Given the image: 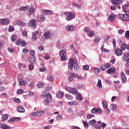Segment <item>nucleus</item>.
<instances>
[{
	"label": "nucleus",
	"instance_id": "obj_1",
	"mask_svg": "<svg viewBox=\"0 0 129 129\" xmlns=\"http://www.w3.org/2000/svg\"><path fill=\"white\" fill-rule=\"evenodd\" d=\"M64 15L67 16V17H66V20L68 21H71V20H73V19L75 18V14L72 12L69 14L67 12H64Z\"/></svg>",
	"mask_w": 129,
	"mask_h": 129
},
{
	"label": "nucleus",
	"instance_id": "obj_2",
	"mask_svg": "<svg viewBox=\"0 0 129 129\" xmlns=\"http://www.w3.org/2000/svg\"><path fill=\"white\" fill-rule=\"evenodd\" d=\"M67 50L66 49H63L60 52V59L61 61H66L67 60Z\"/></svg>",
	"mask_w": 129,
	"mask_h": 129
},
{
	"label": "nucleus",
	"instance_id": "obj_3",
	"mask_svg": "<svg viewBox=\"0 0 129 129\" xmlns=\"http://www.w3.org/2000/svg\"><path fill=\"white\" fill-rule=\"evenodd\" d=\"M74 63H75V61L73 58L70 59L68 62L69 69H70V70H73V66H74Z\"/></svg>",
	"mask_w": 129,
	"mask_h": 129
},
{
	"label": "nucleus",
	"instance_id": "obj_4",
	"mask_svg": "<svg viewBox=\"0 0 129 129\" xmlns=\"http://www.w3.org/2000/svg\"><path fill=\"white\" fill-rule=\"evenodd\" d=\"M32 116H42L44 114L43 111H38L37 112H33L31 113Z\"/></svg>",
	"mask_w": 129,
	"mask_h": 129
},
{
	"label": "nucleus",
	"instance_id": "obj_5",
	"mask_svg": "<svg viewBox=\"0 0 129 129\" xmlns=\"http://www.w3.org/2000/svg\"><path fill=\"white\" fill-rule=\"evenodd\" d=\"M0 24L4 26V25H9L10 24V20L8 19H0Z\"/></svg>",
	"mask_w": 129,
	"mask_h": 129
},
{
	"label": "nucleus",
	"instance_id": "obj_6",
	"mask_svg": "<svg viewBox=\"0 0 129 129\" xmlns=\"http://www.w3.org/2000/svg\"><path fill=\"white\" fill-rule=\"evenodd\" d=\"M28 25L29 27H32V28H36L37 25H36V20L32 19L29 22Z\"/></svg>",
	"mask_w": 129,
	"mask_h": 129
},
{
	"label": "nucleus",
	"instance_id": "obj_7",
	"mask_svg": "<svg viewBox=\"0 0 129 129\" xmlns=\"http://www.w3.org/2000/svg\"><path fill=\"white\" fill-rule=\"evenodd\" d=\"M120 76H121L122 82L123 83H125V82L127 81V79H126V76H125V74H124V73L121 72Z\"/></svg>",
	"mask_w": 129,
	"mask_h": 129
},
{
	"label": "nucleus",
	"instance_id": "obj_8",
	"mask_svg": "<svg viewBox=\"0 0 129 129\" xmlns=\"http://www.w3.org/2000/svg\"><path fill=\"white\" fill-rule=\"evenodd\" d=\"M116 17L115 16V15L114 14H111L108 18L107 21H109V22H110L111 23H112L114 20H115V18Z\"/></svg>",
	"mask_w": 129,
	"mask_h": 129
},
{
	"label": "nucleus",
	"instance_id": "obj_9",
	"mask_svg": "<svg viewBox=\"0 0 129 129\" xmlns=\"http://www.w3.org/2000/svg\"><path fill=\"white\" fill-rule=\"evenodd\" d=\"M76 29V27L74 26V25L67 26L66 27V31H75Z\"/></svg>",
	"mask_w": 129,
	"mask_h": 129
},
{
	"label": "nucleus",
	"instance_id": "obj_10",
	"mask_svg": "<svg viewBox=\"0 0 129 129\" xmlns=\"http://www.w3.org/2000/svg\"><path fill=\"white\" fill-rule=\"evenodd\" d=\"M111 67V66L110 64L109 63H107L106 65H104V66H101L100 68L102 71H105V70H106V69L108 68H110Z\"/></svg>",
	"mask_w": 129,
	"mask_h": 129
},
{
	"label": "nucleus",
	"instance_id": "obj_11",
	"mask_svg": "<svg viewBox=\"0 0 129 129\" xmlns=\"http://www.w3.org/2000/svg\"><path fill=\"white\" fill-rule=\"evenodd\" d=\"M28 60L31 64H34V63H36V58L34 55H31L29 57Z\"/></svg>",
	"mask_w": 129,
	"mask_h": 129
},
{
	"label": "nucleus",
	"instance_id": "obj_12",
	"mask_svg": "<svg viewBox=\"0 0 129 129\" xmlns=\"http://www.w3.org/2000/svg\"><path fill=\"white\" fill-rule=\"evenodd\" d=\"M114 53L117 56H121V55H122V51H121L119 48L115 49Z\"/></svg>",
	"mask_w": 129,
	"mask_h": 129
},
{
	"label": "nucleus",
	"instance_id": "obj_13",
	"mask_svg": "<svg viewBox=\"0 0 129 129\" xmlns=\"http://www.w3.org/2000/svg\"><path fill=\"white\" fill-rule=\"evenodd\" d=\"M36 11V9H35V8L32 7L28 11H27L26 12L27 15H28V16H30L31 15H32V14H34V13H35Z\"/></svg>",
	"mask_w": 129,
	"mask_h": 129
},
{
	"label": "nucleus",
	"instance_id": "obj_14",
	"mask_svg": "<svg viewBox=\"0 0 129 129\" xmlns=\"http://www.w3.org/2000/svg\"><path fill=\"white\" fill-rule=\"evenodd\" d=\"M21 119V117H13L11 118L9 120V122H15V121H18Z\"/></svg>",
	"mask_w": 129,
	"mask_h": 129
},
{
	"label": "nucleus",
	"instance_id": "obj_15",
	"mask_svg": "<svg viewBox=\"0 0 129 129\" xmlns=\"http://www.w3.org/2000/svg\"><path fill=\"white\" fill-rule=\"evenodd\" d=\"M39 35V31H35L33 32V36H32V40L34 41H36L37 39H38V36Z\"/></svg>",
	"mask_w": 129,
	"mask_h": 129
},
{
	"label": "nucleus",
	"instance_id": "obj_16",
	"mask_svg": "<svg viewBox=\"0 0 129 129\" xmlns=\"http://www.w3.org/2000/svg\"><path fill=\"white\" fill-rule=\"evenodd\" d=\"M70 93H72V94H77L78 92V90L76 88H71V90H70Z\"/></svg>",
	"mask_w": 129,
	"mask_h": 129
},
{
	"label": "nucleus",
	"instance_id": "obj_17",
	"mask_svg": "<svg viewBox=\"0 0 129 129\" xmlns=\"http://www.w3.org/2000/svg\"><path fill=\"white\" fill-rule=\"evenodd\" d=\"M76 94V99L77 100H79V101H82V95H81V94H80V93H78Z\"/></svg>",
	"mask_w": 129,
	"mask_h": 129
},
{
	"label": "nucleus",
	"instance_id": "obj_18",
	"mask_svg": "<svg viewBox=\"0 0 129 129\" xmlns=\"http://www.w3.org/2000/svg\"><path fill=\"white\" fill-rule=\"evenodd\" d=\"M114 72H115V69L114 68H110L107 71L108 74H112V73H114Z\"/></svg>",
	"mask_w": 129,
	"mask_h": 129
},
{
	"label": "nucleus",
	"instance_id": "obj_19",
	"mask_svg": "<svg viewBox=\"0 0 129 129\" xmlns=\"http://www.w3.org/2000/svg\"><path fill=\"white\" fill-rule=\"evenodd\" d=\"M111 3L113 5H120L121 4V0H111Z\"/></svg>",
	"mask_w": 129,
	"mask_h": 129
},
{
	"label": "nucleus",
	"instance_id": "obj_20",
	"mask_svg": "<svg viewBox=\"0 0 129 129\" xmlns=\"http://www.w3.org/2000/svg\"><path fill=\"white\" fill-rule=\"evenodd\" d=\"M2 128L3 129H11V127H10V126L4 124L2 123H0V128Z\"/></svg>",
	"mask_w": 129,
	"mask_h": 129
},
{
	"label": "nucleus",
	"instance_id": "obj_21",
	"mask_svg": "<svg viewBox=\"0 0 129 129\" xmlns=\"http://www.w3.org/2000/svg\"><path fill=\"white\" fill-rule=\"evenodd\" d=\"M64 96V93L63 92H58L56 93L57 98H61Z\"/></svg>",
	"mask_w": 129,
	"mask_h": 129
},
{
	"label": "nucleus",
	"instance_id": "obj_22",
	"mask_svg": "<svg viewBox=\"0 0 129 129\" xmlns=\"http://www.w3.org/2000/svg\"><path fill=\"white\" fill-rule=\"evenodd\" d=\"M48 92V90H47V89H45L43 94H42V95H40L41 98H44L46 97V96L48 94H47Z\"/></svg>",
	"mask_w": 129,
	"mask_h": 129
},
{
	"label": "nucleus",
	"instance_id": "obj_23",
	"mask_svg": "<svg viewBox=\"0 0 129 129\" xmlns=\"http://www.w3.org/2000/svg\"><path fill=\"white\" fill-rule=\"evenodd\" d=\"M46 20V18L44 15H41L40 17H38L37 20L38 22H44Z\"/></svg>",
	"mask_w": 129,
	"mask_h": 129
},
{
	"label": "nucleus",
	"instance_id": "obj_24",
	"mask_svg": "<svg viewBox=\"0 0 129 129\" xmlns=\"http://www.w3.org/2000/svg\"><path fill=\"white\" fill-rule=\"evenodd\" d=\"M74 67L75 71H78V70H79V66L78 65L77 61L74 62Z\"/></svg>",
	"mask_w": 129,
	"mask_h": 129
},
{
	"label": "nucleus",
	"instance_id": "obj_25",
	"mask_svg": "<svg viewBox=\"0 0 129 129\" xmlns=\"http://www.w3.org/2000/svg\"><path fill=\"white\" fill-rule=\"evenodd\" d=\"M96 86L98 88H99V89H101V88H102V84L101 83V80H98Z\"/></svg>",
	"mask_w": 129,
	"mask_h": 129
},
{
	"label": "nucleus",
	"instance_id": "obj_26",
	"mask_svg": "<svg viewBox=\"0 0 129 129\" xmlns=\"http://www.w3.org/2000/svg\"><path fill=\"white\" fill-rule=\"evenodd\" d=\"M17 111L18 112H25V108L23 106H19L17 108Z\"/></svg>",
	"mask_w": 129,
	"mask_h": 129
},
{
	"label": "nucleus",
	"instance_id": "obj_27",
	"mask_svg": "<svg viewBox=\"0 0 129 129\" xmlns=\"http://www.w3.org/2000/svg\"><path fill=\"white\" fill-rule=\"evenodd\" d=\"M19 84L22 86H25V85H27L28 84V82H27L26 81H24V80H21L19 81Z\"/></svg>",
	"mask_w": 129,
	"mask_h": 129
},
{
	"label": "nucleus",
	"instance_id": "obj_28",
	"mask_svg": "<svg viewBox=\"0 0 129 129\" xmlns=\"http://www.w3.org/2000/svg\"><path fill=\"white\" fill-rule=\"evenodd\" d=\"M110 108L111 110L115 111V110L117 109V107L116 106V105H115V104H112L110 106Z\"/></svg>",
	"mask_w": 129,
	"mask_h": 129
},
{
	"label": "nucleus",
	"instance_id": "obj_29",
	"mask_svg": "<svg viewBox=\"0 0 129 129\" xmlns=\"http://www.w3.org/2000/svg\"><path fill=\"white\" fill-rule=\"evenodd\" d=\"M44 40L46 39H49L50 38V32L47 31L44 33Z\"/></svg>",
	"mask_w": 129,
	"mask_h": 129
},
{
	"label": "nucleus",
	"instance_id": "obj_30",
	"mask_svg": "<svg viewBox=\"0 0 129 129\" xmlns=\"http://www.w3.org/2000/svg\"><path fill=\"white\" fill-rule=\"evenodd\" d=\"M9 118V114H5L4 115L2 116V121L3 122H5V120H7Z\"/></svg>",
	"mask_w": 129,
	"mask_h": 129
},
{
	"label": "nucleus",
	"instance_id": "obj_31",
	"mask_svg": "<svg viewBox=\"0 0 129 129\" xmlns=\"http://www.w3.org/2000/svg\"><path fill=\"white\" fill-rule=\"evenodd\" d=\"M42 13L44 15H52L53 13H52L49 10H42Z\"/></svg>",
	"mask_w": 129,
	"mask_h": 129
},
{
	"label": "nucleus",
	"instance_id": "obj_32",
	"mask_svg": "<svg viewBox=\"0 0 129 129\" xmlns=\"http://www.w3.org/2000/svg\"><path fill=\"white\" fill-rule=\"evenodd\" d=\"M28 10H29V7L28 6L21 7L19 8V10H20L21 12H23V11H28Z\"/></svg>",
	"mask_w": 129,
	"mask_h": 129
},
{
	"label": "nucleus",
	"instance_id": "obj_33",
	"mask_svg": "<svg viewBox=\"0 0 129 129\" xmlns=\"http://www.w3.org/2000/svg\"><path fill=\"white\" fill-rule=\"evenodd\" d=\"M74 79V74L71 73L69 77V81H72Z\"/></svg>",
	"mask_w": 129,
	"mask_h": 129
},
{
	"label": "nucleus",
	"instance_id": "obj_34",
	"mask_svg": "<svg viewBox=\"0 0 129 129\" xmlns=\"http://www.w3.org/2000/svg\"><path fill=\"white\" fill-rule=\"evenodd\" d=\"M17 25H18V26H25V25H26V23L23 22V21H21V20H18L17 22Z\"/></svg>",
	"mask_w": 129,
	"mask_h": 129
},
{
	"label": "nucleus",
	"instance_id": "obj_35",
	"mask_svg": "<svg viewBox=\"0 0 129 129\" xmlns=\"http://www.w3.org/2000/svg\"><path fill=\"white\" fill-rule=\"evenodd\" d=\"M46 100H51V98H52V95L50 93H48L46 96Z\"/></svg>",
	"mask_w": 129,
	"mask_h": 129
},
{
	"label": "nucleus",
	"instance_id": "obj_36",
	"mask_svg": "<svg viewBox=\"0 0 129 129\" xmlns=\"http://www.w3.org/2000/svg\"><path fill=\"white\" fill-rule=\"evenodd\" d=\"M94 73H96V74H98L99 72H100V69L98 68H94L93 70Z\"/></svg>",
	"mask_w": 129,
	"mask_h": 129
},
{
	"label": "nucleus",
	"instance_id": "obj_37",
	"mask_svg": "<svg viewBox=\"0 0 129 129\" xmlns=\"http://www.w3.org/2000/svg\"><path fill=\"white\" fill-rule=\"evenodd\" d=\"M118 18H119V20H120L121 21H123L124 19V14H119L117 16Z\"/></svg>",
	"mask_w": 129,
	"mask_h": 129
},
{
	"label": "nucleus",
	"instance_id": "obj_38",
	"mask_svg": "<svg viewBox=\"0 0 129 129\" xmlns=\"http://www.w3.org/2000/svg\"><path fill=\"white\" fill-rule=\"evenodd\" d=\"M70 105H78L77 102H75L74 101H72L71 102H68Z\"/></svg>",
	"mask_w": 129,
	"mask_h": 129
},
{
	"label": "nucleus",
	"instance_id": "obj_39",
	"mask_svg": "<svg viewBox=\"0 0 129 129\" xmlns=\"http://www.w3.org/2000/svg\"><path fill=\"white\" fill-rule=\"evenodd\" d=\"M8 30H9V32H14V31H15V28H14V26L10 25L9 26Z\"/></svg>",
	"mask_w": 129,
	"mask_h": 129
},
{
	"label": "nucleus",
	"instance_id": "obj_40",
	"mask_svg": "<svg viewBox=\"0 0 129 129\" xmlns=\"http://www.w3.org/2000/svg\"><path fill=\"white\" fill-rule=\"evenodd\" d=\"M47 80L48 81H50V82L54 81V78L52 76H48L47 78Z\"/></svg>",
	"mask_w": 129,
	"mask_h": 129
},
{
	"label": "nucleus",
	"instance_id": "obj_41",
	"mask_svg": "<svg viewBox=\"0 0 129 129\" xmlns=\"http://www.w3.org/2000/svg\"><path fill=\"white\" fill-rule=\"evenodd\" d=\"M66 98H67L68 99H69L70 100H72L73 99V97L67 94H66Z\"/></svg>",
	"mask_w": 129,
	"mask_h": 129
},
{
	"label": "nucleus",
	"instance_id": "obj_42",
	"mask_svg": "<svg viewBox=\"0 0 129 129\" xmlns=\"http://www.w3.org/2000/svg\"><path fill=\"white\" fill-rule=\"evenodd\" d=\"M87 34L88 35V36H89V37H93V36H94V34H93V32L91 30H90L89 31L87 32Z\"/></svg>",
	"mask_w": 129,
	"mask_h": 129
},
{
	"label": "nucleus",
	"instance_id": "obj_43",
	"mask_svg": "<svg viewBox=\"0 0 129 129\" xmlns=\"http://www.w3.org/2000/svg\"><path fill=\"white\" fill-rule=\"evenodd\" d=\"M24 92V91L23 89H19L17 91V94L19 95L23 94Z\"/></svg>",
	"mask_w": 129,
	"mask_h": 129
},
{
	"label": "nucleus",
	"instance_id": "obj_44",
	"mask_svg": "<svg viewBox=\"0 0 129 129\" xmlns=\"http://www.w3.org/2000/svg\"><path fill=\"white\" fill-rule=\"evenodd\" d=\"M95 122H96V121L95 120H91L89 122V124L90 125H93L94 124H95Z\"/></svg>",
	"mask_w": 129,
	"mask_h": 129
},
{
	"label": "nucleus",
	"instance_id": "obj_45",
	"mask_svg": "<svg viewBox=\"0 0 129 129\" xmlns=\"http://www.w3.org/2000/svg\"><path fill=\"white\" fill-rule=\"evenodd\" d=\"M100 40H101L100 39V38H99L98 37H95L94 42H95V43H98V42H100Z\"/></svg>",
	"mask_w": 129,
	"mask_h": 129
},
{
	"label": "nucleus",
	"instance_id": "obj_46",
	"mask_svg": "<svg viewBox=\"0 0 129 129\" xmlns=\"http://www.w3.org/2000/svg\"><path fill=\"white\" fill-rule=\"evenodd\" d=\"M16 40H17V36L15 35H13L11 36V41H12V42H15L16 41Z\"/></svg>",
	"mask_w": 129,
	"mask_h": 129
},
{
	"label": "nucleus",
	"instance_id": "obj_47",
	"mask_svg": "<svg viewBox=\"0 0 129 129\" xmlns=\"http://www.w3.org/2000/svg\"><path fill=\"white\" fill-rule=\"evenodd\" d=\"M102 105L104 108H107L108 107V106L107 105V103H106V101H103L102 102Z\"/></svg>",
	"mask_w": 129,
	"mask_h": 129
},
{
	"label": "nucleus",
	"instance_id": "obj_48",
	"mask_svg": "<svg viewBox=\"0 0 129 129\" xmlns=\"http://www.w3.org/2000/svg\"><path fill=\"white\" fill-rule=\"evenodd\" d=\"M121 50H124L126 49V44L125 43H123L121 45Z\"/></svg>",
	"mask_w": 129,
	"mask_h": 129
},
{
	"label": "nucleus",
	"instance_id": "obj_49",
	"mask_svg": "<svg viewBox=\"0 0 129 129\" xmlns=\"http://www.w3.org/2000/svg\"><path fill=\"white\" fill-rule=\"evenodd\" d=\"M44 86H45V85L43 83H41L37 85V87H38V88H43Z\"/></svg>",
	"mask_w": 129,
	"mask_h": 129
},
{
	"label": "nucleus",
	"instance_id": "obj_50",
	"mask_svg": "<svg viewBox=\"0 0 129 129\" xmlns=\"http://www.w3.org/2000/svg\"><path fill=\"white\" fill-rule=\"evenodd\" d=\"M123 21L129 22V15H124Z\"/></svg>",
	"mask_w": 129,
	"mask_h": 129
},
{
	"label": "nucleus",
	"instance_id": "obj_51",
	"mask_svg": "<svg viewBox=\"0 0 129 129\" xmlns=\"http://www.w3.org/2000/svg\"><path fill=\"white\" fill-rule=\"evenodd\" d=\"M83 69H84V70H89V66L87 64L85 65L83 67Z\"/></svg>",
	"mask_w": 129,
	"mask_h": 129
},
{
	"label": "nucleus",
	"instance_id": "obj_52",
	"mask_svg": "<svg viewBox=\"0 0 129 129\" xmlns=\"http://www.w3.org/2000/svg\"><path fill=\"white\" fill-rule=\"evenodd\" d=\"M94 116V115H91V114H88L87 115V119H90V118H92Z\"/></svg>",
	"mask_w": 129,
	"mask_h": 129
},
{
	"label": "nucleus",
	"instance_id": "obj_53",
	"mask_svg": "<svg viewBox=\"0 0 129 129\" xmlns=\"http://www.w3.org/2000/svg\"><path fill=\"white\" fill-rule=\"evenodd\" d=\"M84 122V126H85V127H89V125L88 124V123L87 122H86V121H83Z\"/></svg>",
	"mask_w": 129,
	"mask_h": 129
},
{
	"label": "nucleus",
	"instance_id": "obj_54",
	"mask_svg": "<svg viewBox=\"0 0 129 129\" xmlns=\"http://www.w3.org/2000/svg\"><path fill=\"white\" fill-rule=\"evenodd\" d=\"M125 37L126 39H129V31H126L125 33Z\"/></svg>",
	"mask_w": 129,
	"mask_h": 129
},
{
	"label": "nucleus",
	"instance_id": "obj_55",
	"mask_svg": "<svg viewBox=\"0 0 129 129\" xmlns=\"http://www.w3.org/2000/svg\"><path fill=\"white\" fill-rule=\"evenodd\" d=\"M97 111V108H93L91 110V112H92V113H93V114L96 113Z\"/></svg>",
	"mask_w": 129,
	"mask_h": 129
},
{
	"label": "nucleus",
	"instance_id": "obj_56",
	"mask_svg": "<svg viewBox=\"0 0 129 129\" xmlns=\"http://www.w3.org/2000/svg\"><path fill=\"white\" fill-rule=\"evenodd\" d=\"M97 112L98 113V114H101V113H102V110L101 109L98 108L97 109Z\"/></svg>",
	"mask_w": 129,
	"mask_h": 129
},
{
	"label": "nucleus",
	"instance_id": "obj_57",
	"mask_svg": "<svg viewBox=\"0 0 129 129\" xmlns=\"http://www.w3.org/2000/svg\"><path fill=\"white\" fill-rule=\"evenodd\" d=\"M4 41L0 40V49H3V47L4 46Z\"/></svg>",
	"mask_w": 129,
	"mask_h": 129
},
{
	"label": "nucleus",
	"instance_id": "obj_58",
	"mask_svg": "<svg viewBox=\"0 0 129 129\" xmlns=\"http://www.w3.org/2000/svg\"><path fill=\"white\" fill-rule=\"evenodd\" d=\"M45 105H50V101L49 100H46L44 101Z\"/></svg>",
	"mask_w": 129,
	"mask_h": 129
},
{
	"label": "nucleus",
	"instance_id": "obj_59",
	"mask_svg": "<svg viewBox=\"0 0 129 129\" xmlns=\"http://www.w3.org/2000/svg\"><path fill=\"white\" fill-rule=\"evenodd\" d=\"M117 8V7H116V6H112L110 7V9L111 10H112V11H115V10H116Z\"/></svg>",
	"mask_w": 129,
	"mask_h": 129
},
{
	"label": "nucleus",
	"instance_id": "obj_60",
	"mask_svg": "<svg viewBox=\"0 0 129 129\" xmlns=\"http://www.w3.org/2000/svg\"><path fill=\"white\" fill-rule=\"evenodd\" d=\"M1 96L2 97H4V98H7V97H8V94H7L6 93H4L2 94Z\"/></svg>",
	"mask_w": 129,
	"mask_h": 129
},
{
	"label": "nucleus",
	"instance_id": "obj_61",
	"mask_svg": "<svg viewBox=\"0 0 129 129\" xmlns=\"http://www.w3.org/2000/svg\"><path fill=\"white\" fill-rule=\"evenodd\" d=\"M23 52L24 54H28V52H29V50H28V49L27 48H24L23 49Z\"/></svg>",
	"mask_w": 129,
	"mask_h": 129
},
{
	"label": "nucleus",
	"instance_id": "obj_62",
	"mask_svg": "<svg viewBox=\"0 0 129 129\" xmlns=\"http://www.w3.org/2000/svg\"><path fill=\"white\" fill-rule=\"evenodd\" d=\"M0 91L1 92L6 91V88L4 87H1L0 88Z\"/></svg>",
	"mask_w": 129,
	"mask_h": 129
},
{
	"label": "nucleus",
	"instance_id": "obj_63",
	"mask_svg": "<svg viewBox=\"0 0 129 129\" xmlns=\"http://www.w3.org/2000/svg\"><path fill=\"white\" fill-rule=\"evenodd\" d=\"M38 50L39 51H43V50H44V47H43V46H40L38 47Z\"/></svg>",
	"mask_w": 129,
	"mask_h": 129
},
{
	"label": "nucleus",
	"instance_id": "obj_64",
	"mask_svg": "<svg viewBox=\"0 0 129 129\" xmlns=\"http://www.w3.org/2000/svg\"><path fill=\"white\" fill-rule=\"evenodd\" d=\"M126 62H127V63L126 64V67L127 68H129V58L127 59Z\"/></svg>",
	"mask_w": 129,
	"mask_h": 129
}]
</instances>
